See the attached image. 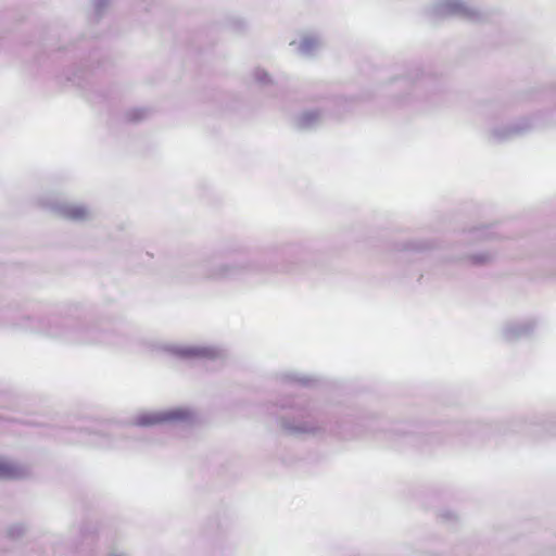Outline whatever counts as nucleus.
<instances>
[{"mask_svg":"<svg viewBox=\"0 0 556 556\" xmlns=\"http://www.w3.org/2000/svg\"><path fill=\"white\" fill-rule=\"evenodd\" d=\"M195 419V413L187 407H172L162 410H147L136 417L135 424L151 427L161 424H189Z\"/></svg>","mask_w":556,"mask_h":556,"instance_id":"1","label":"nucleus"},{"mask_svg":"<svg viewBox=\"0 0 556 556\" xmlns=\"http://www.w3.org/2000/svg\"><path fill=\"white\" fill-rule=\"evenodd\" d=\"M164 351L181 359H215L223 355V351L215 346L195 345L189 343L172 342L163 345Z\"/></svg>","mask_w":556,"mask_h":556,"instance_id":"2","label":"nucleus"},{"mask_svg":"<svg viewBox=\"0 0 556 556\" xmlns=\"http://www.w3.org/2000/svg\"><path fill=\"white\" fill-rule=\"evenodd\" d=\"M437 16H459L466 20L476 21L479 12L463 0H445L433 8Z\"/></svg>","mask_w":556,"mask_h":556,"instance_id":"3","label":"nucleus"},{"mask_svg":"<svg viewBox=\"0 0 556 556\" xmlns=\"http://www.w3.org/2000/svg\"><path fill=\"white\" fill-rule=\"evenodd\" d=\"M54 213L60 217L74 220L84 222L92 217V212L85 205L67 201L48 202L46 203Z\"/></svg>","mask_w":556,"mask_h":556,"instance_id":"4","label":"nucleus"},{"mask_svg":"<svg viewBox=\"0 0 556 556\" xmlns=\"http://www.w3.org/2000/svg\"><path fill=\"white\" fill-rule=\"evenodd\" d=\"M281 427L286 432L292 435H315L323 430V426L314 420L300 422L283 420Z\"/></svg>","mask_w":556,"mask_h":556,"instance_id":"5","label":"nucleus"},{"mask_svg":"<svg viewBox=\"0 0 556 556\" xmlns=\"http://www.w3.org/2000/svg\"><path fill=\"white\" fill-rule=\"evenodd\" d=\"M320 45V39L315 35H304L299 41L293 40L290 43L303 56L312 55Z\"/></svg>","mask_w":556,"mask_h":556,"instance_id":"6","label":"nucleus"},{"mask_svg":"<svg viewBox=\"0 0 556 556\" xmlns=\"http://www.w3.org/2000/svg\"><path fill=\"white\" fill-rule=\"evenodd\" d=\"M531 328L532 325L530 323H509L503 328L502 334L505 340L513 341L528 333Z\"/></svg>","mask_w":556,"mask_h":556,"instance_id":"7","label":"nucleus"},{"mask_svg":"<svg viewBox=\"0 0 556 556\" xmlns=\"http://www.w3.org/2000/svg\"><path fill=\"white\" fill-rule=\"evenodd\" d=\"M25 475L23 467L16 463L0 457V479H17Z\"/></svg>","mask_w":556,"mask_h":556,"instance_id":"8","label":"nucleus"},{"mask_svg":"<svg viewBox=\"0 0 556 556\" xmlns=\"http://www.w3.org/2000/svg\"><path fill=\"white\" fill-rule=\"evenodd\" d=\"M323 119V115L318 111H305L296 118V124L302 129L313 128Z\"/></svg>","mask_w":556,"mask_h":556,"instance_id":"9","label":"nucleus"},{"mask_svg":"<svg viewBox=\"0 0 556 556\" xmlns=\"http://www.w3.org/2000/svg\"><path fill=\"white\" fill-rule=\"evenodd\" d=\"M494 254L490 251H480L466 256V260L472 265H483L491 262Z\"/></svg>","mask_w":556,"mask_h":556,"instance_id":"10","label":"nucleus"},{"mask_svg":"<svg viewBox=\"0 0 556 556\" xmlns=\"http://www.w3.org/2000/svg\"><path fill=\"white\" fill-rule=\"evenodd\" d=\"M236 271V267L228 263L218 264L212 273L213 278H226Z\"/></svg>","mask_w":556,"mask_h":556,"instance_id":"11","label":"nucleus"},{"mask_svg":"<svg viewBox=\"0 0 556 556\" xmlns=\"http://www.w3.org/2000/svg\"><path fill=\"white\" fill-rule=\"evenodd\" d=\"M492 237L491 231L485 228H475L469 233V239L473 240H488Z\"/></svg>","mask_w":556,"mask_h":556,"instance_id":"12","label":"nucleus"},{"mask_svg":"<svg viewBox=\"0 0 556 556\" xmlns=\"http://www.w3.org/2000/svg\"><path fill=\"white\" fill-rule=\"evenodd\" d=\"M255 75H256V78L262 83V84H266L267 81H269V78H268V75L266 72L264 71H260L257 70L255 72Z\"/></svg>","mask_w":556,"mask_h":556,"instance_id":"13","label":"nucleus"},{"mask_svg":"<svg viewBox=\"0 0 556 556\" xmlns=\"http://www.w3.org/2000/svg\"><path fill=\"white\" fill-rule=\"evenodd\" d=\"M144 114H146V111H144V110H142V109H137V110H134V111L131 112V116H130V118H131V119H134V121H138V119L142 118V117L144 116Z\"/></svg>","mask_w":556,"mask_h":556,"instance_id":"14","label":"nucleus"},{"mask_svg":"<svg viewBox=\"0 0 556 556\" xmlns=\"http://www.w3.org/2000/svg\"><path fill=\"white\" fill-rule=\"evenodd\" d=\"M109 2V0H93V7L96 9V11H100L104 5H106V3Z\"/></svg>","mask_w":556,"mask_h":556,"instance_id":"15","label":"nucleus"},{"mask_svg":"<svg viewBox=\"0 0 556 556\" xmlns=\"http://www.w3.org/2000/svg\"><path fill=\"white\" fill-rule=\"evenodd\" d=\"M108 556H129V555L127 553H125V552H121V551L114 549V551L110 552L108 554Z\"/></svg>","mask_w":556,"mask_h":556,"instance_id":"16","label":"nucleus"},{"mask_svg":"<svg viewBox=\"0 0 556 556\" xmlns=\"http://www.w3.org/2000/svg\"><path fill=\"white\" fill-rule=\"evenodd\" d=\"M448 518L450 519H454V518H456V515L455 514H451V516Z\"/></svg>","mask_w":556,"mask_h":556,"instance_id":"17","label":"nucleus"}]
</instances>
